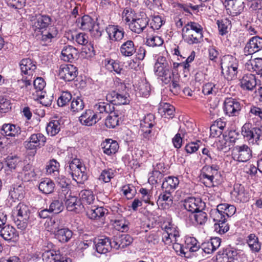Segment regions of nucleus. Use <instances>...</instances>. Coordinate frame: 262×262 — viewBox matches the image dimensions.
<instances>
[{"instance_id": "f257e3e1", "label": "nucleus", "mask_w": 262, "mask_h": 262, "mask_svg": "<svg viewBox=\"0 0 262 262\" xmlns=\"http://www.w3.org/2000/svg\"><path fill=\"white\" fill-rule=\"evenodd\" d=\"M68 158V163L65 165L66 171L78 183H83L88 179L86 167L78 158H70L69 157Z\"/></svg>"}, {"instance_id": "f03ea898", "label": "nucleus", "mask_w": 262, "mask_h": 262, "mask_svg": "<svg viewBox=\"0 0 262 262\" xmlns=\"http://www.w3.org/2000/svg\"><path fill=\"white\" fill-rule=\"evenodd\" d=\"M31 214L30 207L24 202H20L13 210V221L17 228L24 230L28 226Z\"/></svg>"}, {"instance_id": "7ed1b4c3", "label": "nucleus", "mask_w": 262, "mask_h": 262, "mask_svg": "<svg viewBox=\"0 0 262 262\" xmlns=\"http://www.w3.org/2000/svg\"><path fill=\"white\" fill-rule=\"evenodd\" d=\"M222 73L228 80H232L237 77L238 62L236 58L230 55H225L221 60Z\"/></svg>"}, {"instance_id": "20e7f679", "label": "nucleus", "mask_w": 262, "mask_h": 262, "mask_svg": "<svg viewBox=\"0 0 262 262\" xmlns=\"http://www.w3.org/2000/svg\"><path fill=\"white\" fill-rule=\"evenodd\" d=\"M161 228L164 230L162 241L165 245L170 246L173 242L180 241L179 230L178 227L171 222H165Z\"/></svg>"}, {"instance_id": "39448f33", "label": "nucleus", "mask_w": 262, "mask_h": 262, "mask_svg": "<svg viewBox=\"0 0 262 262\" xmlns=\"http://www.w3.org/2000/svg\"><path fill=\"white\" fill-rule=\"evenodd\" d=\"M261 134L259 127L253 126L250 123H246L242 128V134L250 144L258 145Z\"/></svg>"}, {"instance_id": "423d86ee", "label": "nucleus", "mask_w": 262, "mask_h": 262, "mask_svg": "<svg viewBox=\"0 0 262 262\" xmlns=\"http://www.w3.org/2000/svg\"><path fill=\"white\" fill-rule=\"evenodd\" d=\"M236 208L234 205L228 204H221L217 206L216 208L211 210L210 217L213 221H220L225 218L227 220L234 214Z\"/></svg>"}, {"instance_id": "0eeeda50", "label": "nucleus", "mask_w": 262, "mask_h": 262, "mask_svg": "<svg viewBox=\"0 0 262 262\" xmlns=\"http://www.w3.org/2000/svg\"><path fill=\"white\" fill-rule=\"evenodd\" d=\"M33 30L35 32L47 30L52 26L53 19L47 14H37L31 19Z\"/></svg>"}, {"instance_id": "6e6552de", "label": "nucleus", "mask_w": 262, "mask_h": 262, "mask_svg": "<svg viewBox=\"0 0 262 262\" xmlns=\"http://www.w3.org/2000/svg\"><path fill=\"white\" fill-rule=\"evenodd\" d=\"M46 142V137L41 133L32 134L24 142V145L27 150H35L43 146Z\"/></svg>"}, {"instance_id": "1a4fd4ad", "label": "nucleus", "mask_w": 262, "mask_h": 262, "mask_svg": "<svg viewBox=\"0 0 262 262\" xmlns=\"http://www.w3.org/2000/svg\"><path fill=\"white\" fill-rule=\"evenodd\" d=\"M233 158L240 162H245L252 157V151L248 145L236 146L233 149Z\"/></svg>"}, {"instance_id": "9d476101", "label": "nucleus", "mask_w": 262, "mask_h": 262, "mask_svg": "<svg viewBox=\"0 0 262 262\" xmlns=\"http://www.w3.org/2000/svg\"><path fill=\"white\" fill-rule=\"evenodd\" d=\"M149 18L145 14H143L140 17L136 16L135 19L128 24L129 29L137 34L142 33L148 25Z\"/></svg>"}, {"instance_id": "9b49d317", "label": "nucleus", "mask_w": 262, "mask_h": 262, "mask_svg": "<svg viewBox=\"0 0 262 262\" xmlns=\"http://www.w3.org/2000/svg\"><path fill=\"white\" fill-rule=\"evenodd\" d=\"M100 120H101V116L92 110H85L79 117V121L81 124L86 126H91Z\"/></svg>"}, {"instance_id": "f8f14e48", "label": "nucleus", "mask_w": 262, "mask_h": 262, "mask_svg": "<svg viewBox=\"0 0 262 262\" xmlns=\"http://www.w3.org/2000/svg\"><path fill=\"white\" fill-rule=\"evenodd\" d=\"M205 203L200 198L189 197L185 199L182 204V207L187 211L194 213L199 209H203Z\"/></svg>"}, {"instance_id": "ddd939ff", "label": "nucleus", "mask_w": 262, "mask_h": 262, "mask_svg": "<svg viewBox=\"0 0 262 262\" xmlns=\"http://www.w3.org/2000/svg\"><path fill=\"white\" fill-rule=\"evenodd\" d=\"M231 194L232 200L237 203L246 202L249 198L248 192L245 190L244 186L238 183L234 184Z\"/></svg>"}, {"instance_id": "4468645a", "label": "nucleus", "mask_w": 262, "mask_h": 262, "mask_svg": "<svg viewBox=\"0 0 262 262\" xmlns=\"http://www.w3.org/2000/svg\"><path fill=\"white\" fill-rule=\"evenodd\" d=\"M77 73L76 67L72 64L62 65L59 70L60 78L67 81L74 80L77 76Z\"/></svg>"}, {"instance_id": "2eb2a0df", "label": "nucleus", "mask_w": 262, "mask_h": 262, "mask_svg": "<svg viewBox=\"0 0 262 262\" xmlns=\"http://www.w3.org/2000/svg\"><path fill=\"white\" fill-rule=\"evenodd\" d=\"M241 107L239 102L232 98H227L224 101V111L229 116L238 115Z\"/></svg>"}, {"instance_id": "dca6fc26", "label": "nucleus", "mask_w": 262, "mask_h": 262, "mask_svg": "<svg viewBox=\"0 0 262 262\" xmlns=\"http://www.w3.org/2000/svg\"><path fill=\"white\" fill-rule=\"evenodd\" d=\"M224 5L227 13L232 16H237L241 14L245 7L242 0H226Z\"/></svg>"}, {"instance_id": "f3484780", "label": "nucleus", "mask_w": 262, "mask_h": 262, "mask_svg": "<svg viewBox=\"0 0 262 262\" xmlns=\"http://www.w3.org/2000/svg\"><path fill=\"white\" fill-rule=\"evenodd\" d=\"M239 257L236 249L229 247L224 250L222 254L219 253L216 259L218 262H236Z\"/></svg>"}, {"instance_id": "a211bd4d", "label": "nucleus", "mask_w": 262, "mask_h": 262, "mask_svg": "<svg viewBox=\"0 0 262 262\" xmlns=\"http://www.w3.org/2000/svg\"><path fill=\"white\" fill-rule=\"evenodd\" d=\"M262 49V38L258 36L252 37L244 48L246 55H252Z\"/></svg>"}, {"instance_id": "6ab92c4d", "label": "nucleus", "mask_w": 262, "mask_h": 262, "mask_svg": "<svg viewBox=\"0 0 262 262\" xmlns=\"http://www.w3.org/2000/svg\"><path fill=\"white\" fill-rule=\"evenodd\" d=\"M34 89L32 90V98L35 100H41L44 98L46 92L43 89L46 85V83L43 78L38 77L34 80Z\"/></svg>"}, {"instance_id": "aec40b11", "label": "nucleus", "mask_w": 262, "mask_h": 262, "mask_svg": "<svg viewBox=\"0 0 262 262\" xmlns=\"http://www.w3.org/2000/svg\"><path fill=\"white\" fill-rule=\"evenodd\" d=\"M65 205L68 211L76 213L81 212L84 208L81 201L75 196L69 195L66 197Z\"/></svg>"}, {"instance_id": "412c9836", "label": "nucleus", "mask_w": 262, "mask_h": 262, "mask_svg": "<svg viewBox=\"0 0 262 262\" xmlns=\"http://www.w3.org/2000/svg\"><path fill=\"white\" fill-rule=\"evenodd\" d=\"M200 162L204 165L217 163L219 161L216 158V155L212 148L209 147H204L202 150V155H200Z\"/></svg>"}, {"instance_id": "4be33fe9", "label": "nucleus", "mask_w": 262, "mask_h": 262, "mask_svg": "<svg viewBox=\"0 0 262 262\" xmlns=\"http://www.w3.org/2000/svg\"><path fill=\"white\" fill-rule=\"evenodd\" d=\"M106 32L110 39L112 41H118L124 37V31L118 26L109 25L106 28Z\"/></svg>"}, {"instance_id": "5701e85b", "label": "nucleus", "mask_w": 262, "mask_h": 262, "mask_svg": "<svg viewBox=\"0 0 262 262\" xmlns=\"http://www.w3.org/2000/svg\"><path fill=\"white\" fill-rule=\"evenodd\" d=\"M221 243V239L218 237H215L203 243L200 248L205 253L211 254L220 247Z\"/></svg>"}, {"instance_id": "b1692460", "label": "nucleus", "mask_w": 262, "mask_h": 262, "mask_svg": "<svg viewBox=\"0 0 262 262\" xmlns=\"http://www.w3.org/2000/svg\"><path fill=\"white\" fill-rule=\"evenodd\" d=\"M155 116L152 114L149 113L141 120L140 126L144 137L151 133L150 128L155 125Z\"/></svg>"}, {"instance_id": "393cba45", "label": "nucleus", "mask_w": 262, "mask_h": 262, "mask_svg": "<svg viewBox=\"0 0 262 262\" xmlns=\"http://www.w3.org/2000/svg\"><path fill=\"white\" fill-rule=\"evenodd\" d=\"M78 50L70 45L65 46L62 50L61 59L65 61L72 62L78 57Z\"/></svg>"}, {"instance_id": "a878e982", "label": "nucleus", "mask_w": 262, "mask_h": 262, "mask_svg": "<svg viewBox=\"0 0 262 262\" xmlns=\"http://www.w3.org/2000/svg\"><path fill=\"white\" fill-rule=\"evenodd\" d=\"M97 252L100 254H105L113 247V241L111 242L108 237L99 238L95 242Z\"/></svg>"}, {"instance_id": "bb28decb", "label": "nucleus", "mask_w": 262, "mask_h": 262, "mask_svg": "<svg viewBox=\"0 0 262 262\" xmlns=\"http://www.w3.org/2000/svg\"><path fill=\"white\" fill-rule=\"evenodd\" d=\"M94 108L95 113L101 116V119L114 111V107L112 104L102 101L96 103Z\"/></svg>"}, {"instance_id": "cd10ccee", "label": "nucleus", "mask_w": 262, "mask_h": 262, "mask_svg": "<svg viewBox=\"0 0 262 262\" xmlns=\"http://www.w3.org/2000/svg\"><path fill=\"white\" fill-rule=\"evenodd\" d=\"M133 241V238L129 235H121L114 238L113 241V247L115 249H122L132 244Z\"/></svg>"}, {"instance_id": "c85d7f7f", "label": "nucleus", "mask_w": 262, "mask_h": 262, "mask_svg": "<svg viewBox=\"0 0 262 262\" xmlns=\"http://www.w3.org/2000/svg\"><path fill=\"white\" fill-rule=\"evenodd\" d=\"M119 50L123 56L130 57L136 52L137 49L133 41L127 40L121 44Z\"/></svg>"}, {"instance_id": "c756f323", "label": "nucleus", "mask_w": 262, "mask_h": 262, "mask_svg": "<svg viewBox=\"0 0 262 262\" xmlns=\"http://www.w3.org/2000/svg\"><path fill=\"white\" fill-rule=\"evenodd\" d=\"M108 213V210L102 207L92 206L86 211L88 217L92 220L102 219Z\"/></svg>"}, {"instance_id": "7c9ffc66", "label": "nucleus", "mask_w": 262, "mask_h": 262, "mask_svg": "<svg viewBox=\"0 0 262 262\" xmlns=\"http://www.w3.org/2000/svg\"><path fill=\"white\" fill-rule=\"evenodd\" d=\"M54 236L59 242L62 243L68 242L73 236V232L68 228H60L54 231Z\"/></svg>"}, {"instance_id": "2f4dec72", "label": "nucleus", "mask_w": 262, "mask_h": 262, "mask_svg": "<svg viewBox=\"0 0 262 262\" xmlns=\"http://www.w3.org/2000/svg\"><path fill=\"white\" fill-rule=\"evenodd\" d=\"M101 146L103 152L109 156L116 154L119 149L117 142L111 139H106Z\"/></svg>"}, {"instance_id": "473e14b6", "label": "nucleus", "mask_w": 262, "mask_h": 262, "mask_svg": "<svg viewBox=\"0 0 262 262\" xmlns=\"http://www.w3.org/2000/svg\"><path fill=\"white\" fill-rule=\"evenodd\" d=\"M179 184V180L177 177L169 176L164 179L162 185V188L163 191L172 192L177 188Z\"/></svg>"}, {"instance_id": "72a5a7b5", "label": "nucleus", "mask_w": 262, "mask_h": 262, "mask_svg": "<svg viewBox=\"0 0 262 262\" xmlns=\"http://www.w3.org/2000/svg\"><path fill=\"white\" fill-rule=\"evenodd\" d=\"M41 34V39L46 43L51 42L53 38L56 37L58 31L55 26H52L47 30L39 31Z\"/></svg>"}, {"instance_id": "f704fd0d", "label": "nucleus", "mask_w": 262, "mask_h": 262, "mask_svg": "<svg viewBox=\"0 0 262 262\" xmlns=\"http://www.w3.org/2000/svg\"><path fill=\"white\" fill-rule=\"evenodd\" d=\"M19 66L21 72L26 75H28L29 76H32L36 69V65L31 59L29 58L22 59Z\"/></svg>"}, {"instance_id": "c9c22d12", "label": "nucleus", "mask_w": 262, "mask_h": 262, "mask_svg": "<svg viewBox=\"0 0 262 262\" xmlns=\"http://www.w3.org/2000/svg\"><path fill=\"white\" fill-rule=\"evenodd\" d=\"M240 83L243 89L252 90L257 84L255 76L251 74L245 75L241 80Z\"/></svg>"}, {"instance_id": "e433bc0d", "label": "nucleus", "mask_w": 262, "mask_h": 262, "mask_svg": "<svg viewBox=\"0 0 262 262\" xmlns=\"http://www.w3.org/2000/svg\"><path fill=\"white\" fill-rule=\"evenodd\" d=\"M150 84L146 79L141 80L136 85V94L139 96L147 97L150 94Z\"/></svg>"}, {"instance_id": "4c0bfd02", "label": "nucleus", "mask_w": 262, "mask_h": 262, "mask_svg": "<svg viewBox=\"0 0 262 262\" xmlns=\"http://www.w3.org/2000/svg\"><path fill=\"white\" fill-rule=\"evenodd\" d=\"M219 169L220 165L217 164V163L205 165L202 169L201 173L207 174L219 179L220 177Z\"/></svg>"}, {"instance_id": "58836bf2", "label": "nucleus", "mask_w": 262, "mask_h": 262, "mask_svg": "<svg viewBox=\"0 0 262 262\" xmlns=\"http://www.w3.org/2000/svg\"><path fill=\"white\" fill-rule=\"evenodd\" d=\"M0 235L5 241H11L17 237L18 234L13 227L6 225L0 229Z\"/></svg>"}, {"instance_id": "ea45409f", "label": "nucleus", "mask_w": 262, "mask_h": 262, "mask_svg": "<svg viewBox=\"0 0 262 262\" xmlns=\"http://www.w3.org/2000/svg\"><path fill=\"white\" fill-rule=\"evenodd\" d=\"M21 132L19 126L12 124H4L1 129V134L3 136L15 137L20 134Z\"/></svg>"}, {"instance_id": "a19ab883", "label": "nucleus", "mask_w": 262, "mask_h": 262, "mask_svg": "<svg viewBox=\"0 0 262 262\" xmlns=\"http://www.w3.org/2000/svg\"><path fill=\"white\" fill-rule=\"evenodd\" d=\"M79 199L84 205H93L95 202V196L91 190H82L79 193Z\"/></svg>"}, {"instance_id": "79ce46f5", "label": "nucleus", "mask_w": 262, "mask_h": 262, "mask_svg": "<svg viewBox=\"0 0 262 262\" xmlns=\"http://www.w3.org/2000/svg\"><path fill=\"white\" fill-rule=\"evenodd\" d=\"M105 63L107 68L111 71H114L119 75L124 74L123 64L120 61L110 59H106Z\"/></svg>"}, {"instance_id": "37998d69", "label": "nucleus", "mask_w": 262, "mask_h": 262, "mask_svg": "<svg viewBox=\"0 0 262 262\" xmlns=\"http://www.w3.org/2000/svg\"><path fill=\"white\" fill-rule=\"evenodd\" d=\"M246 243L253 252H258L260 251L261 244L259 242L258 237L255 234H250L247 237Z\"/></svg>"}, {"instance_id": "c03bdc74", "label": "nucleus", "mask_w": 262, "mask_h": 262, "mask_svg": "<svg viewBox=\"0 0 262 262\" xmlns=\"http://www.w3.org/2000/svg\"><path fill=\"white\" fill-rule=\"evenodd\" d=\"M21 174L23 176V179L25 181H32L36 178L34 168L30 164H26L23 166Z\"/></svg>"}, {"instance_id": "a18cd8bd", "label": "nucleus", "mask_w": 262, "mask_h": 262, "mask_svg": "<svg viewBox=\"0 0 262 262\" xmlns=\"http://www.w3.org/2000/svg\"><path fill=\"white\" fill-rule=\"evenodd\" d=\"M54 188V183L49 178L41 180L38 186L39 190L46 194L52 193Z\"/></svg>"}, {"instance_id": "49530a36", "label": "nucleus", "mask_w": 262, "mask_h": 262, "mask_svg": "<svg viewBox=\"0 0 262 262\" xmlns=\"http://www.w3.org/2000/svg\"><path fill=\"white\" fill-rule=\"evenodd\" d=\"M221 89V86L218 83L207 82L203 86L202 92L205 95H215Z\"/></svg>"}, {"instance_id": "de8ad7c7", "label": "nucleus", "mask_w": 262, "mask_h": 262, "mask_svg": "<svg viewBox=\"0 0 262 262\" xmlns=\"http://www.w3.org/2000/svg\"><path fill=\"white\" fill-rule=\"evenodd\" d=\"M166 69H171L170 62L166 59V57L158 55L154 66L155 73L161 72V70H166Z\"/></svg>"}, {"instance_id": "09e8293b", "label": "nucleus", "mask_w": 262, "mask_h": 262, "mask_svg": "<svg viewBox=\"0 0 262 262\" xmlns=\"http://www.w3.org/2000/svg\"><path fill=\"white\" fill-rule=\"evenodd\" d=\"M95 21L89 15H84L77 21V26L84 31H90L93 28Z\"/></svg>"}, {"instance_id": "8fccbe9b", "label": "nucleus", "mask_w": 262, "mask_h": 262, "mask_svg": "<svg viewBox=\"0 0 262 262\" xmlns=\"http://www.w3.org/2000/svg\"><path fill=\"white\" fill-rule=\"evenodd\" d=\"M200 248L198 241L193 237H186L185 240V250L186 253L196 252Z\"/></svg>"}, {"instance_id": "3c124183", "label": "nucleus", "mask_w": 262, "mask_h": 262, "mask_svg": "<svg viewBox=\"0 0 262 262\" xmlns=\"http://www.w3.org/2000/svg\"><path fill=\"white\" fill-rule=\"evenodd\" d=\"M182 32L194 33L196 35L203 34V28L198 23L190 21L182 29Z\"/></svg>"}, {"instance_id": "603ef678", "label": "nucleus", "mask_w": 262, "mask_h": 262, "mask_svg": "<svg viewBox=\"0 0 262 262\" xmlns=\"http://www.w3.org/2000/svg\"><path fill=\"white\" fill-rule=\"evenodd\" d=\"M184 40L189 45L197 44L201 42L203 39V34L195 35L194 33L182 32Z\"/></svg>"}, {"instance_id": "864d4df0", "label": "nucleus", "mask_w": 262, "mask_h": 262, "mask_svg": "<svg viewBox=\"0 0 262 262\" xmlns=\"http://www.w3.org/2000/svg\"><path fill=\"white\" fill-rule=\"evenodd\" d=\"M174 107L169 103H163L160 104L159 112L162 117L172 118L174 116Z\"/></svg>"}, {"instance_id": "5fc2aeb1", "label": "nucleus", "mask_w": 262, "mask_h": 262, "mask_svg": "<svg viewBox=\"0 0 262 262\" xmlns=\"http://www.w3.org/2000/svg\"><path fill=\"white\" fill-rule=\"evenodd\" d=\"M60 164L54 159L50 160L46 166V173L48 175L55 176L59 173Z\"/></svg>"}, {"instance_id": "6e6d98bb", "label": "nucleus", "mask_w": 262, "mask_h": 262, "mask_svg": "<svg viewBox=\"0 0 262 262\" xmlns=\"http://www.w3.org/2000/svg\"><path fill=\"white\" fill-rule=\"evenodd\" d=\"M61 125L59 120H52L48 124L46 130L49 135L54 136L60 130Z\"/></svg>"}, {"instance_id": "4d7b16f0", "label": "nucleus", "mask_w": 262, "mask_h": 262, "mask_svg": "<svg viewBox=\"0 0 262 262\" xmlns=\"http://www.w3.org/2000/svg\"><path fill=\"white\" fill-rule=\"evenodd\" d=\"M6 164L10 169H15L17 167L21 166L23 162L16 156H9L6 159Z\"/></svg>"}, {"instance_id": "13d9d810", "label": "nucleus", "mask_w": 262, "mask_h": 262, "mask_svg": "<svg viewBox=\"0 0 262 262\" xmlns=\"http://www.w3.org/2000/svg\"><path fill=\"white\" fill-rule=\"evenodd\" d=\"M163 39L156 35L148 34L146 37V45L150 47H159L163 45Z\"/></svg>"}, {"instance_id": "bf43d9fd", "label": "nucleus", "mask_w": 262, "mask_h": 262, "mask_svg": "<svg viewBox=\"0 0 262 262\" xmlns=\"http://www.w3.org/2000/svg\"><path fill=\"white\" fill-rule=\"evenodd\" d=\"M59 252L54 250H45L42 254V260L44 262H54V261L59 257Z\"/></svg>"}, {"instance_id": "052dcab7", "label": "nucleus", "mask_w": 262, "mask_h": 262, "mask_svg": "<svg viewBox=\"0 0 262 262\" xmlns=\"http://www.w3.org/2000/svg\"><path fill=\"white\" fill-rule=\"evenodd\" d=\"M171 69H166L163 70H161V72H158L155 73V74L161 77L162 81L165 84L170 83L172 79L173 76H176L173 73L171 72Z\"/></svg>"}, {"instance_id": "680f3d73", "label": "nucleus", "mask_w": 262, "mask_h": 262, "mask_svg": "<svg viewBox=\"0 0 262 262\" xmlns=\"http://www.w3.org/2000/svg\"><path fill=\"white\" fill-rule=\"evenodd\" d=\"M9 196L14 200L22 199L24 196L23 187L19 185L11 188L9 191Z\"/></svg>"}, {"instance_id": "e2e57ef3", "label": "nucleus", "mask_w": 262, "mask_h": 262, "mask_svg": "<svg viewBox=\"0 0 262 262\" xmlns=\"http://www.w3.org/2000/svg\"><path fill=\"white\" fill-rule=\"evenodd\" d=\"M225 218L221 219L220 221H213L215 222L214 224L215 230L220 234H224L229 230V226L227 223Z\"/></svg>"}, {"instance_id": "0e129e2a", "label": "nucleus", "mask_w": 262, "mask_h": 262, "mask_svg": "<svg viewBox=\"0 0 262 262\" xmlns=\"http://www.w3.org/2000/svg\"><path fill=\"white\" fill-rule=\"evenodd\" d=\"M115 177V170L112 168L103 170L98 178L100 181L103 183H108Z\"/></svg>"}, {"instance_id": "69168bd1", "label": "nucleus", "mask_w": 262, "mask_h": 262, "mask_svg": "<svg viewBox=\"0 0 262 262\" xmlns=\"http://www.w3.org/2000/svg\"><path fill=\"white\" fill-rule=\"evenodd\" d=\"M119 118L118 115L112 112L109 114L105 120V124L108 128H115L119 124Z\"/></svg>"}, {"instance_id": "338daca9", "label": "nucleus", "mask_w": 262, "mask_h": 262, "mask_svg": "<svg viewBox=\"0 0 262 262\" xmlns=\"http://www.w3.org/2000/svg\"><path fill=\"white\" fill-rule=\"evenodd\" d=\"M64 208V205L61 200H55L52 201L49 206V210L51 213L58 214L61 212Z\"/></svg>"}, {"instance_id": "774afa93", "label": "nucleus", "mask_w": 262, "mask_h": 262, "mask_svg": "<svg viewBox=\"0 0 262 262\" xmlns=\"http://www.w3.org/2000/svg\"><path fill=\"white\" fill-rule=\"evenodd\" d=\"M192 215L194 221L198 225H204L208 220L207 213L202 211V209H199L194 213Z\"/></svg>"}]
</instances>
